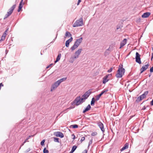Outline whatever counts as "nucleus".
<instances>
[{
	"mask_svg": "<svg viewBox=\"0 0 153 153\" xmlns=\"http://www.w3.org/2000/svg\"><path fill=\"white\" fill-rule=\"evenodd\" d=\"M85 101L82 98H81L80 96H79L76 98L72 102L71 104L73 105L75 104L76 106H78L81 104Z\"/></svg>",
	"mask_w": 153,
	"mask_h": 153,
	"instance_id": "1",
	"label": "nucleus"
},
{
	"mask_svg": "<svg viewBox=\"0 0 153 153\" xmlns=\"http://www.w3.org/2000/svg\"><path fill=\"white\" fill-rule=\"evenodd\" d=\"M125 71V69L122 67H120L119 68L117 71V73L116 75V76L117 78H120L122 77L124 74Z\"/></svg>",
	"mask_w": 153,
	"mask_h": 153,
	"instance_id": "2",
	"label": "nucleus"
},
{
	"mask_svg": "<svg viewBox=\"0 0 153 153\" xmlns=\"http://www.w3.org/2000/svg\"><path fill=\"white\" fill-rule=\"evenodd\" d=\"M82 37H81L78 39H77L75 42L74 45L71 48V50L74 51L76 48L82 42Z\"/></svg>",
	"mask_w": 153,
	"mask_h": 153,
	"instance_id": "3",
	"label": "nucleus"
},
{
	"mask_svg": "<svg viewBox=\"0 0 153 153\" xmlns=\"http://www.w3.org/2000/svg\"><path fill=\"white\" fill-rule=\"evenodd\" d=\"M83 25V18L82 17L77 20L73 25V27H78L82 26Z\"/></svg>",
	"mask_w": 153,
	"mask_h": 153,
	"instance_id": "4",
	"label": "nucleus"
},
{
	"mask_svg": "<svg viewBox=\"0 0 153 153\" xmlns=\"http://www.w3.org/2000/svg\"><path fill=\"white\" fill-rule=\"evenodd\" d=\"M91 93L92 89H89L82 95V98L85 101V100L88 98Z\"/></svg>",
	"mask_w": 153,
	"mask_h": 153,
	"instance_id": "5",
	"label": "nucleus"
},
{
	"mask_svg": "<svg viewBox=\"0 0 153 153\" xmlns=\"http://www.w3.org/2000/svg\"><path fill=\"white\" fill-rule=\"evenodd\" d=\"M148 91H145L143 94L137 97L136 101L138 102H139L142 100L146 97V96L148 94Z\"/></svg>",
	"mask_w": 153,
	"mask_h": 153,
	"instance_id": "6",
	"label": "nucleus"
},
{
	"mask_svg": "<svg viewBox=\"0 0 153 153\" xmlns=\"http://www.w3.org/2000/svg\"><path fill=\"white\" fill-rule=\"evenodd\" d=\"M16 6V4H14L10 8L9 11L7 12V14L6 15V18L8 17L11 15Z\"/></svg>",
	"mask_w": 153,
	"mask_h": 153,
	"instance_id": "7",
	"label": "nucleus"
},
{
	"mask_svg": "<svg viewBox=\"0 0 153 153\" xmlns=\"http://www.w3.org/2000/svg\"><path fill=\"white\" fill-rule=\"evenodd\" d=\"M140 55L139 53H138L137 52L136 53V62L138 63L139 64H141V62L140 60Z\"/></svg>",
	"mask_w": 153,
	"mask_h": 153,
	"instance_id": "8",
	"label": "nucleus"
},
{
	"mask_svg": "<svg viewBox=\"0 0 153 153\" xmlns=\"http://www.w3.org/2000/svg\"><path fill=\"white\" fill-rule=\"evenodd\" d=\"M82 51V48L79 49L75 53V55L74 56V58H77L79 57V55L80 54L81 51Z\"/></svg>",
	"mask_w": 153,
	"mask_h": 153,
	"instance_id": "9",
	"label": "nucleus"
},
{
	"mask_svg": "<svg viewBox=\"0 0 153 153\" xmlns=\"http://www.w3.org/2000/svg\"><path fill=\"white\" fill-rule=\"evenodd\" d=\"M111 76V74H109L106 75L105 76H104L103 78V82L102 83L103 84H105L106 82H108L109 79L108 78V77L109 76Z\"/></svg>",
	"mask_w": 153,
	"mask_h": 153,
	"instance_id": "10",
	"label": "nucleus"
},
{
	"mask_svg": "<svg viewBox=\"0 0 153 153\" xmlns=\"http://www.w3.org/2000/svg\"><path fill=\"white\" fill-rule=\"evenodd\" d=\"M97 124L98 126L100 128L102 132H104L105 130L104 128V125L101 122H99L97 123Z\"/></svg>",
	"mask_w": 153,
	"mask_h": 153,
	"instance_id": "11",
	"label": "nucleus"
},
{
	"mask_svg": "<svg viewBox=\"0 0 153 153\" xmlns=\"http://www.w3.org/2000/svg\"><path fill=\"white\" fill-rule=\"evenodd\" d=\"M60 84H59L57 82V81L55 82L52 85L51 88V91H52L53 90L56 88Z\"/></svg>",
	"mask_w": 153,
	"mask_h": 153,
	"instance_id": "12",
	"label": "nucleus"
},
{
	"mask_svg": "<svg viewBox=\"0 0 153 153\" xmlns=\"http://www.w3.org/2000/svg\"><path fill=\"white\" fill-rule=\"evenodd\" d=\"M54 135L56 137H58L61 138H62L64 137L63 134L61 132H56L54 133Z\"/></svg>",
	"mask_w": 153,
	"mask_h": 153,
	"instance_id": "13",
	"label": "nucleus"
},
{
	"mask_svg": "<svg viewBox=\"0 0 153 153\" xmlns=\"http://www.w3.org/2000/svg\"><path fill=\"white\" fill-rule=\"evenodd\" d=\"M149 66V64H147L143 66L140 69V73H142L143 71L146 70L148 68Z\"/></svg>",
	"mask_w": 153,
	"mask_h": 153,
	"instance_id": "14",
	"label": "nucleus"
},
{
	"mask_svg": "<svg viewBox=\"0 0 153 153\" xmlns=\"http://www.w3.org/2000/svg\"><path fill=\"white\" fill-rule=\"evenodd\" d=\"M23 0H21L19 7V8L18 10V11L19 12L21 10L23 5L24 4V3L23 2Z\"/></svg>",
	"mask_w": 153,
	"mask_h": 153,
	"instance_id": "15",
	"label": "nucleus"
},
{
	"mask_svg": "<svg viewBox=\"0 0 153 153\" xmlns=\"http://www.w3.org/2000/svg\"><path fill=\"white\" fill-rule=\"evenodd\" d=\"M127 39H124L120 43V48L124 46L126 43Z\"/></svg>",
	"mask_w": 153,
	"mask_h": 153,
	"instance_id": "16",
	"label": "nucleus"
},
{
	"mask_svg": "<svg viewBox=\"0 0 153 153\" xmlns=\"http://www.w3.org/2000/svg\"><path fill=\"white\" fill-rule=\"evenodd\" d=\"M151 15V13L150 12H146L144 13L142 15V17L143 18H146L148 17Z\"/></svg>",
	"mask_w": 153,
	"mask_h": 153,
	"instance_id": "17",
	"label": "nucleus"
},
{
	"mask_svg": "<svg viewBox=\"0 0 153 153\" xmlns=\"http://www.w3.org/2000/svg\"><path fill=\"white\" fill-rule=\"evenodd\" d=\"M73 40V38L72 37H71L70 38L68 39V40L66 41L65 42V46L68 47L69 46V44L70 42H71Z\"/></svg>",
	"mask_w": 153,
	"mask_h": 153,
	"instance_id": "18",
	"label": "nucleus"
},
{
	"mask_svg": "<svg viewBox=\"0 0 153 153\" xmlns=\"http://www.w3.org/2000/svg\"><path fill=\"white\" fill-rule=\"evenodd\" d=\"M8 30V29H7L5 30V32L3 34L2 36L1 40H4L5 39L6 36V35H7V32Z\"/></svg>",
	"mask_w": 153,
	"mask_h": 153,
	"instance_id": "19",
	"label": "nucleus"
},
{
	"mask_svg": "<svg viewBox=\"0 0 153 153\" xmlns=\"http://www.w3.org/2000/svg\"><path fill=\"white\" fill-rule=\"evenodd\" d=\"M91 106L89 104L87 106V107L83 111V113H85V112H86V111L90 110L91 109Z\"/></svg>",
	"mask_w": 153,
	"mask_h": 153,
	"instance_id": "20",
	"label": "nucleus"
},
{
	"mask_svg": "<svg viewBox=\"0 0 153 153\" xmlns=\"http://www.w3.org/2000/svg\"><path fill=\"white\" fill-rule=\"evenodd\" d=\"M67 79L66 77L62 78L57 81V82L59 84H60L61 83L64 81L66 80Z\"/></svg>",
	"mask_w": 153,
	"mask_h": 153,
	"instance_id": "21",
	"label": "nucleus"
},
{
	"mask_svg": "<svg viewBox=\"0 0 153 153\" xmlns=\"http://www.w3.org/2000/svg\"><path fill=\"white\" fill-rule=\"evenodd\" d=\"M128 145L127 143H126L124 146L121 149V151H123L126 149L128 148Z\"/></svg>",
	"mask_w": 153,
	"mask_h": 153,
	"instance_id": "22",
	"label": "nucleus"
},
{
	"mask_svg": "<svg viewBox=\"0 0 153 153\" xmlns=\"http://www.w3.org/2000/svg\"><path fill=\"white\" fill-rule=\"evenodd\" d=\"M61 53H59L58 54L57 56L56 57V60L55 61V62L56 63L57 62H58L59 61L61 57Z\"/></svg>",
	"mask_w": 153,
	"mask_h": 153,
	"instance_id": "23",
	"label": "nucleus"
},
{
	"mask_svg": "<svg viewBox=\"0 0 153 153\" xmlns=\"http://www.w3.org/2000/svg\"><path fill=\"white\" fill-rule=\"evenodd\" d=\"M72 108L71 107H70L69 108H68L64 110L63 111H62L61 113H60L58 115V116H59L60 115V114L63 113H66L67 112H68V110L69 109H71Z\"/></svg>",
	"mask_w": 153,
	"mask_h": 153,
	"instance_id": "24",
	"label": "nucleus"
},
{
	"mask_svg": "<svg viewBox=\"0 0 153 153\" xmlns=\"http://www.w3.org/2000/svg\"><path fill=\"white\" fill-rule=\"evenodd\" d=\"M108 91V89L105 88L104 89L103 91H102L101 92L103 94L105 95L106 94L107 91Z\"/></svg>",
	"mask_w": 153,
	"mask_h": 153,
	"instance_id": "25",
	"label": "nucleus"
},
{
	"mask_svg": "<svg viewBox=\"0 0 153 153\" xmlns=\"http://www.w3.org/2000/svg\"><path fill=\"white\" fill-rule=\"evenodd\" d=\"M77 148V146H74L72 147V149L71 152H70V153H73L76 149Z\"/></svg>",
	"mask_w": 153,
	"mask_h": 153,
	"instance_id": "26",
	"label": "nucleus"
},
{
	"mask_svg": "<svg viewBox=\"0 0 153 153\" xmlns=\"http://www.w3.org/2000/svg\"><path fill=\"white\" fill-rule=\"evenodd\" d=\"M65 36L66 37H68V36L70 37V36H71L72 35H71V33H70V32H69L68 31H67V32H66L65 33Z\"/></svg>",
	"mask_w": 153,
	"mask_h": 153,
	"instance_id": "27",
	"label": "nucleus"
},
{
	"mask_svg": "<svg viewBox=\"0 0 153 153\" xmlns=\"http://www.w3.org/2000/svg\"><path fill=\"white\" fill-rule=\"evenodd\" d=\"M75 59V58H74V56H73L71 57L69 60V62H70L71 63H73L74 62V59Z\"/></svg>",
	"mask_w": 153,
	"mask_h": 153,
	"instance_id": "28",
	"label": "nucleus"
},
{
	"mask_svg": "<svg viewBox=\"0 0 153 153\" xmlns=\"http://www.w3.org/2000/svg\"><path fill=\"white\" fill-rule=\"evenodd\" d=\"M94 98H93L92 99V100L91 102V105H94V102H95V101L94 100Z\"/></svg>",
	"mask_w": 153,
	"mask_h": 153,
	"instance_id": "29",
	"label": "nucleus"
},
{
	"mask_svg": "<svg viewBox=\"0 0 153 153\" xmlns=\"http://www.w3.org/2000/svg\"><path fill=\"white\" fill-rule=\"evenodd\" d=\"M73 128H76L78 127V125L76 124L72 125L71 126Z\"/></svg>",
	"mask_w": 153,
	"mask_h": 153,
	"instance_id": "30",
	"label": "nucleus"
},
{
	"mask_svg": "<svg viewBox=\"0 0 153 153\" xmlns=\"http://www.w3.org/2000/svg\"><path fill=\"white\" fill-rule=\"evenodd\" d=\"M43 153H49V151L47 150L46 148H44L43 150Z\"/></svg>",
	"mask_w": 153,
	"mask_h": 153,
	"instance_id": "31",
	"label": "nucleus"
},
{
	"mask_svg": "<svg viewBox=\"0 0 153 153\" xmlns=\"http://www.w3.org/2000/svg\"><path fill=\"white\" fill-rule=\"evenodd\" d=\"M100 97L101 96L99 94L97 95L96 97V101H98V100H99L100 98Z\"/></svg>",
	"mask_w": 153,
	"mask_h": 153,
	"instance_id": "32",
	"label": "nucleus"
},
{
	"mask_svg": "<svg viewBox=\"0 0 153 153\" xmlns=\"http://www.w3.org/2000/svg\"><path fill=\"white\" fill-rule=\"evenodd\" d=\"M97 133L96 132H92L91 133V135L92 136H95L96 135H97Z\"/></svg>",
	"mask_w": 153,
	"mask_h": 153,
	"instance_id": "33",
	"label": "nucleus"
},
{
	"mask_svg": "<svg viewBox=\"0 0 153 153\" xmlns=\"http://www.w3.org/2000/svg\"><path fill=\"white\" fill-rule=\"evenodd\" d=\"M34 136V135H31V136H29V137L27 138L25 141L24 142V143H23V144L25 143L29 139V138H30V137H33V136Z\"/></svg>",
	"mask_w": 153,
	"mask_h": 153,
	"instance_id": "34",
	"label": "nucleus"
},
{
	"mask_svg": "<svg viewBox=\"0 0 153 153\" xmlns=\"http://www.w3.org/2000/svg\"><path fill=\"white\" fill-rule=\"evenodd\" d=\"M54 141L55 142H59V139L57 138L54 137Z\"/></svg>",
	"mask_w": 153,
	"mask_h": 153,
	"instance_id": "35",
	"label": "nucleus"
},
{
	"mask_svg": "<svg viewBox=\"0 0 153 153\" xmlns=\"http://www.w3.org/2000/svg\"><path fill=\"white\" fill-rule=\"evenodd\" d=\"M93 139H91V140H90L89 142L88 143V147L90 145L92 144V143Z\"/></svg>",
	"mask_w": 153,
	"mask_h": 153,
	"instance_id": "36",
	"label": "nucleus"
},
{
	"mask_svg": "<svg viewBox=\"0 0 153 153\" xmlns=\"http://www.w3.org/2000/svg\"><path fill=\"white\" fill-rule=\"evenodd\" d=\"M45 142V140H43L41 142V145L42 146H43V145H44Z\"/></svg>",
	"mask_w": 153,
	"mask_h": 153,
	"instance_id": "37",
	"label": "nucleus"
},
{
	"mask_svg": "<svg viewBox=\"0 0 153 153\" xmlns=\"http://www.w3.org/2000/svg\"><path fill=\"white\" fill-rule=\"evenodd\" d=\"M85 140V137H81V139L80 140V141L81 142H82V141H83Z\"/></svg>",
	"mask_w": 153,
	"mask_h": 153,
	"instance_id": "38",
	"label": "nucleus"
},
{
	"mask_svg": "<svg viewBox=\"0 0 153 153\" xmlns=\"http://www.w3.org/2000/svg\"><path fill=\"white\" fill-rule=\"evenodd\" d=\"M53 65V64H51L50 65H49L47 66V67H46V68H49V67H51Z\"/></svg>",
	"mask_w": 153,
	"mask_h": 153,
	"instance_id": "39",
	"label": "nucleus"
},
{
	"mask_svg": "<svg viewBox=\"0 0 153 153\" xmlns=\"http://www.w3.org/2000/svg\"><path fill=\"white\" fill-rule=\"evenodd\" d=\"M112 71V68H111L109 69L108 71V73L111 72Z\"/></svg>",
	"mask_w": 153,
	"mask_h": 153,
	"instance_id": "40",
	"label": "nucleus"
},
{
	"mask_svg": "<svg viewBox=\"0 0 153 153\" xmlns=\"http://www.w3.org/2000/svg\"><path fill=\"white\" fill-rule=\"evenodd\" d=\"M88 151L87 149H85L84 150L82 153H87Z\"/></svg>",
	"mask_w": 153,
	"mask_h": 153,
	"instance_id": "41",
	"label": "nucleus"
},
{
	"mask_svg": "<svg viewBox=\"0 0 153 153\" xmlns=\"http://www.w3.org/2000/svg\"><path fill=\"white\" fill-rule=\"evenodd\" d=\"M150 72L152 73L153 72V67L151 68L150 69Z\"/></svg>",
	"mask_w": 153,
	"mask_h": 153,
	"instance_id": "42",
	"label": "nucleus"
},
{
	"mask_svg": "<svg viewBox=\"0 0 153 153\" xmlns=\"http://www.w3.org/2000/svg\"><path fill=\"white\" fill-rule=\"evenodd\" d=\"M81 2V0H78V2L77 3V5H78L79 4V3Z\"/></svg>",
	"mask_w": 153,
	"mask_h": 153,
	"instance_id": "43",
	"label": "nucleus"
},
{
	"mask_svg": "<svg viewBox=\"0 0 153 153\" xmlns=\"http://www.w3.org/2000/svg\"><path fill=\"white\" fill-rule=\"evenodd\" d=\"M150 104L152 105H153V99H152V100Z\"/></svg>",
	"mask_w": 153,
	"mask_h": 153,
	"instance_id": "44",
	"label": "nucleus"
},
{
	"mask_svg": "<svg viewBox=\"0 0 153 153\" xmlns=\"http://www.w3.org/2000/svg\"><path fill=\"white\" fill-rule=\"evenodd\" d=\"M3 85H3L2 84V83H1L0 84V90L1 89V86H3Z\"/></svg>",
	"mask_w": 153,
	"mask_h": 153,
	"instance_id": "45",
	"label": "nucleus"
},
{
	"mask_svg": "<svg viewBox=\"0 0 153 153\" xmlns=\"http://www.w3.org/2000/svg\"><path fill=\"white\" fill-rule=\"evenodd\" d=\"M72 136H73V139L74 140L75 139V135L74 134H72Z\"/></svg>",
	"mask_w": 153,
	"mask_h": 153,
	"instance_id": "46",
	"label": "nucleus"
},
{
	"mask_svg": "<svg viewBox=\"0 0 153 153\" xmlns=\"http://www.w3.org/2000/svg\"><path fill=\"white\" fill-rule=\"evenodd\" d=\"M120 26H117V30L119 29H120Z\"/></svg>",
	"mask_w": 153,
	"mask_h": 153,
	"instance_id": "47",
	"label": "nucleus"
},
{
	"mask_svg": "<svg viewBox=\"0 0 153 153\" xmlns=\"http://www.w3.org/2000/svg\"><path fill=\"white\" fill-rule=\"evenodd\" d=\"M146 107H145V106H144L142 108V110H144L146 109Z\"/></svg>",
	"mask_w": 153,
	"mask_h": 153,
	"instance_id": "48",
	"label": "nucleus"
},
{
	"mask_svg": "<svg viewBox=\"0 0 153 153\" xmlns=\"http://www.w3.org/2000/svg\"><path fill=\"white\" fill-rule=\"evenodd\" d=\"M103 94L102 93V94L101 92V93L99 94V95H100V96H101Z\"/></svg>",
	"mask_w": 153,
	"mask_h": 153,
	"instance_id": "49",
	"label": "nucleus"
},
{
	"mask_svg": "<svg viewBox=\"0 0 153 153\" xmlns=\"http://www.w3.org/2000/svg\"><path fill=\"white\" fill-rule=\"evenodd\" d=\"M153 58V57H152V56L151 58V60H152Z\"/></svg>",
	"mask_w": 153,
	"mask_h": 153,
	"instance_id": "50",
	"label": "nucleus"
},
{
	"mask_svg": "<svg viewBox=\"0 0 153 153\" xmlns=\"http://www.w3.org/2000/svg\"><path fill=\"white\" fill-rule=\"evenodd\" d=\"M152 57H153V53H152Z\"/></svg>",
	"mask_w": 153,
	"mask_h": 153,
	"instance_id": "51",
	"label": "nucleus"
}]
</instances>
